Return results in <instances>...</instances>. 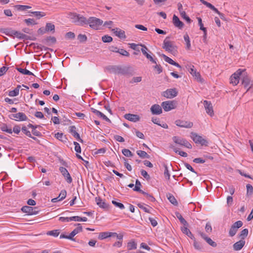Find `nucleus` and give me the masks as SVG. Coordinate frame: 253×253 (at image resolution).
<instances>
[{"instance_id": "nucleus-1", "label": "nucleus", "mask_w": 253, "mask_h": 253, "mask_svg": "<svg viewBox=\"0 0 253 253\" xmlns=\"http://www.w3.org/2000/svg\"><path fill=\"white\" fill-rule=\"evenodd\" d=\"M72 22L77 25L88 24L91 28L96 30L103 23L102 20L96 17H89L87 19L85 17H72Z\"/></svg>"}, {"instance_id": "nucleus-2", "label": "nucleus", "mask_w": 253, "mask_h": 253, "mask_svg": "<svg viewBox=\"0 0 253 253\" xmlns=\"http://www.w3.org/2000/svg\"><path fill=\"white\" fill-rule=\"evenodd\" d=\"M111 70L116 74L132 76L134 73L133 69L130 67L122 68L119 66H114L111 67Z\"/></svg>"}, {"instance_id": "nucleus-3", "label": "nucleus", "mask_w": 253, "mask_h": 253, "mask_svg": "<svg viewBox=\"0 0 253 253\" xmlns=\"http://www.w3.org/2000/svg\"><path fill=\"white\" fill-rule=\"evenodd\" d=\"M168 39V38L167 37L164 41L163 47L166 51L173 54L176 51V46L173 44L171 42L169 41Z\"/></svg>"}, {"instance_id": "nucleus-4", "label": "nucleus", "mask_w": 253, "mask_h": 253, "mask_svg": "<svg viewBox=\"0 0 253 253\" xmlns=\"http://www.w3.org/2000/svg\"><path fill=\"white\" fill-rule=\"evenodd\" d=\"M172 140L175 143L180 146H183L187 148L191 149L192 147L190 143H189L186 139L181 137L175 136L172 137Z\"/></svg>"}, {"instance_id": "nucleus-5", "label": "nucleus", "mask_w": 253, "mask_h": 253, "mask_svg": "<svg viewBox=\"0 0 253 253\" xmlns=\"http://www.w3.org/2000/svg\"><path fill=\"white\" fill-rule=\"evenodd\" d=\"M245 70L238 69L235 73H234L230 77V83L234 85H237L239 82V77L241 76L243 73H244Z\"/></svg>"}, {"instance_id": "nucleus-6", "label": "nucleus", "mask_w": 253, "mask_h": 253, "mask_svg": "<svg viewBox=\"0 0 253 253\" xmlns=\"http://www.w3.org/2000/svg\"><path fill=\"white\" fill-rule=\"evenodd\" d=\"M191 137L196 143L200 144L201 145H208V142L207 140L196 133L192 132L191 133Z\"/></svg>"}, {"instance_id": "nucleus-7", "label": "nucleus", "mask_w": 253, "mask_h": 253, "mask_svg": "<svg viewBox=\"0 0 253 253\" xmlns=\"http://www.w3.org/2000/svg\"><path fill=\"white\" fill-rule=\"evenodd\" d=\"M165 111H169L176 107V102L174 101H167L163 102L161 104Z\"/></svg>"}, {"instance_id": "nucleus-8", "label": "nucleus", "mask_w": 253, "mask_h": 253, "mask_svg": "<svg viewBox=\"0 0 253 253\" xmlns=\"http://www.w3.org/2000/svg\"><path fill=\"white\" fill-rule=\"evenodd\" d=\"M243 225V222L240 221H237L235 222L231 227L229 235L230 237H233L237 233L238 229Z\"/></svg>"}, {"instance_id": "nucleus-9", "label": "nucleus", "mask_w": 253, "mask_h": 253, "mask_svg": "<svg viewBox=\"0 0 253 253\" xmlns=\"http://www.w3.org/2000/svg\"><path fill=\"white\" fill-rule=\"evenodd\" d=\"M11 119H15L17 121H23L27 120V117L23 113L19 112L17 114H11L9 116Z\"/></svg>"}, {"instance_id": "nucleus-10", "label": "nucleus", "mask_w": 253, "mask_h": 253, "mask_svg": "<svg viewBox=\"0 0 253 253\" xmlns=\"http://www.w3.org/2000/svg\"><path fill=\"white\" fill-rule=\"evenodd\" d=\"M177 92L175 88L169 89L163 92V96L168 98H172L176 96Z\"/></svg>"}, {"instance_id": "nucleus-11", "label": "nucleus", "mask_w": 253, "mask_h": 253, "mask_svg": "<svg viewBox=\"0 0 253 253\" xmlns=\"http://www.w3.org/2000/svg\"><path fill=\"white\" fill-rule=\"evenodd\" d=\"M37 209V207L33 208L31 207L25 206L22 208L21 211L27 213L28 215L37 214L38 211H36Z\"/></svg>"}, {"instance_id": "nucleus-12", "label": "nucleus", "mask_w": 253, "mask_h": 253, "mask_svg": "<svg viewBox=\"0 0 253 253\" xmlns=\"http://www.w3.org/2000/svg\"><path fill=\"white\" fill-rule=\"evenodd\" d=\"M141 46H142V48L141 49V51H142L143 54L146 56V57L149 59L150 61L156 64V61L155 59H153L152 56L150 55L148 52L147 51H148V48L144 45L140 44Z\"/></svg>"}, {"instance_id": "nucleus-13", "label": "nucleus", "mask_w": 253, "mask_h": 253, "mask_svg": "<svg viewBox=\"0 0 253 253\" xmlns=\"http://www.w3.org/2000/svg\"><path fill=\"white\" fill-rule=\"evenodd\" d=\"M175 124L177 126L181 127L191 128L193 126V123L191 122L179 120H176Z\"/></svg>"}, {"instance_id": "nucleus-14", "label": "nucleus", "mask_w": 253, "mask_h": 253, "mask_svg": "<svg viewBox=\"0 0 253 253\" xmlns=\"http://www.w3.org/2000/svg\"><path fill=\"white\" fill-rule=\"evenodd\" d=\"M204 105L207 113L211 116H213L214 113L211 103L210 102L205 100L204 101Z\"/></svg>"}, {"instance_id": "nucleus-15", "label": "nucleus", "mask_w": 253, "mask_h": 253, "mask_svg": "<svg viewBox=\"0 0 253 253\" xmlns=\"http://www.w3.org/2000/svg\"><path fill=\"white\" fill-rule=\"evenodd\" d=\"M151 112L153 115H160L162 113V109L158 104L152 105L150 108Z\"/></svg>"}, {"instance_id": "nucleus-16", "label": "nucleus", "mask_w": 253, "mask_h": 253, "mask_svg": "<svg viewBox=\"0 0 253 253\" xmlns=\"http://www.w3.org/2000/svg\"><path fill=\"white\" fill-rule=\"evenodd\" d=\"M95 202L100 208L104 210H107L109 208V205L103 201L100 197H96Z\"/></svg>"}, {"instance_id": "nucleus-17", "label": "nucleus", "mask_w": 253, "mask_h": 253, "mask_svg": "<svg viewBox=\"0 0 253 253\" xmlns=\"http://www.w3.org/2000/svg\"><path fill=\"white\" fill-rule=\"evenodd\" d=\"M124 117L125 119L133 122H136L140 120V117L137 115L126 114Z\"/></svg>"}, {"instance_id": "nucleus-18", "label": "nucleus", "mask_w": 253, "mask_h": 253, "mask_svg": "<svg viewBox=\"0 0 253 253\" xmlns=\"http://www.w3.org/2000/svg\"><path fill=\"white\" fill-rule=\"evenodd\" d=\"M201 2H202L203 4L207 6L208 7L210 8L211 9L214 11L217 14L219 15L222 16V14L218 10L217 8H216L213 5H212L211 3L206 1L205 0H200Z\"/></svg>"}, {"instance_id": "nucleus-19", "label": "nucleus", "mask_w": 253, "mask_h": 253, "mask_svg": "<svg viewBox=\"0 0 253 253\" xmlns=\"http://www.w3.org/2000/svg\"><path fill=\"white\" fill-rule=\"evenodd\" d=\"M69 131L72 135L79 141L82 142L83 141L80 138L79 134L76 131V127L74 126H72L69 127Z\"/></svg>"}, {"instance_id": "nucleus-20", "label": "nucleus", "mask_w": 253, "mask_h": 253, "mask_svg": "<svg viewBox=\"0 0 253 253\" xmlns=\"http://www.w3.org/2000/svg\"><path fill=\"white\" fill-rule=\"evenodd\" d=\"M245 244V241L243 240H241L238 242H237L234 244L233 246V249L235 251H239L244 246Z\"/></svg>"}, {"instance_id": "nucleus-21", "label": "nucleus", "mask_w": 253, "mask_h": 253, "mask_svg": "<svg viewBox=\"0 0 253 253\" xmlns=\"http://www.w3.org/2000/svg\"><path fill=\"white\" fill-rule=\"evenodd\" d=\"M91 111L94 113L96 115H97V116L100 117V118H103L104 120H105V121H107V122H111V121L104 114H103L102 112H100L98 110H97L96 109H95L94 108H91Z\"/></svg>"}, {"instance_id": "nucleus-22", "label": "nucleus", "mask_w": 253, "mask_h": 253, "mask_svg": "<svg viewBox=\"0 0 253 253\" xmlns=\"http://www.w3.org/2000/svg\"><path fill=\"white\" fill-rule=\"evenodd\" d=\"M112 31L114 32L115 35L121 39L126 38L125 32L118 28L113 29Z\"/></svg>"}, {"instance_id": "nucleus-23", "label": "nucleus", "mask_w": 253, "mask_h": 253, "mask_svg": "<svg viewBox=\"0 0 253 253\" xmlns=\"http://www.w3.org/2000/svg\"><path fill=\"white\" fill-rule=\"evenodd\" d=\"M56 42V38L54 37L48 36L46 37L42 41V42L47 45H50V43H55Z\"/></svg>"}, {"instance_id": "nucleus-24", "label": "nucleus", "mask_w": 253, "mask_h": 253, "mask_svg": "<svg viewBox=\"0 0 253 253\" xmlns=\"http://www.w3.org/2000/svg\"><path fill=\"white\" fill-rule=\"evenodd\" d=\"M60 171L63 176H64L65 175H68V178L67 179V182L68 183H71L72 181V177H71L70 174H69V172L67 170V169L64 167H60Z\"/></svg>"}, {"instance_id": "nucleus-25", "label": "nucleus", "mask_w": 253, "mask_h": 253, "mask_svg": "<svg viewBox=\"0 0 253 253\" xmlns=\"http://www.w3.org/2000/svg\"><path fill=\"white\" fill-rule=\"evenodd\" d=\"M243 79L242 84L245 87H248L251 84V81L250 79L243 73L242 74Z\"/></svg>"}, {"instance_id": "nucleus-26", "label": "nucleus", "mask_w": 253, "mask_h": 253, "mask_svg": "<svg viewBox=\"0 0 253 253\" xmlns=\"http://www.w3.org/2000/svg\"><path fill=\"white\" fill-rule=\"evenodd\" d=\"M173 23L175 27L179 29H182L184 26V24L180 21L178 17H173Z\"/></svg>"}, {"instance_id": "nucleus-27", "label": "nucleus", "mask_w": 253, "mask_h": 253, "mask_svg": "<svg viewBox=\"0 0 253 253\" xmlns=\"http://www.w3.org/2000/svg\"><path fill=\"white\" fill-rule=\"evenodd\" d=\"M162 56L163 57L165 61L167 62L169 64L174 65L177 67L181 68V66L177 63L174 62L173 60H172L168 56H166L165 54H163Z\"/></svg>"}, {"instance_id": "nucleus-28", "label": "nucleus", "mask_w": 253, "mask_h": 253, "mask_svg": "<svg viewBox=\"0 0 253 253\" xmlns=\"http://www.w3.org/2000/svg\"><path fill=\"white\" fill-rule=\"evenodd\" d=\"M78 227L75 228L70 234V236L71 237V238H74L73 237L78 233L81 232L83 230L82 226H81V224H77Z\"/></svg>"}, {"instance_id": "nucleus-29", "label": "nucleus", "mask_w": 253, "mask_h": 253, "mask_svg": "<svg viewBox=\"0 0 253 253\" xmlns=\"http://www.w3.org/2000/svg\"><path fill=\"white\" fill-rule=\"evenodd\" d=\"M21 88L20 85H18L17 87L13 90L9 91L8 95L11 97L16 96L19 94V90Z\"/></svg>"}, {"instance_id": "nucleus-30", "label": "nucleus", "mask_w": 253, "mask_h": 253, "mask_svg": "<svg viewBox=\"0 0 253 253\" xmlns=\"http://www.w3.org/2000/svg\"><path fill=\"white\" fill-rule=\"evenodd\" d=\"M181 231L184 234L187 235L191 239H194V237L191 231L188 229L187 226L181 227Z\"/></svg>"}, {"instance_id": "nucleus-31", "label": "nucleus", "mask_w": 253, "mask_h": 253, "mask_svg": "<svg viewBox=\"0 0 253 253\" xmlns=\"http://www.w3.org/2000/svg\"><path fill=\"white\" fill-rule=\"evenodd\" d=\"M175 214L176 217L180 220V222L183 224L184 226H188V224L187 222L185 220V219L182 217L179 212H176Z\"/></svg>"}, {"instance_id": "nucleus-32", "label": "nucleus", "mask_w": 253, "mask_h": 253, "mask_svg": "<svg viewBox=\"0 0 253 253\" xmlns=\"http://www.w3.org/2000/svg\"><path fill=\"white\" fill-rule=\"evenodd\" d=\"M14 36H16L17 38L23 40V39H26V40H29L30 39V37L24 34H22L18 31H16L14 32Z\"/></svg>"}, {"instance_id": "nucleus-33", "label": "nucleus", "mask_w": 253, "mask_h": 253, "mask_svg": "<svg viewBox=\"0 0 253 253\" xmlns=\"http://www.w3.org/2000/svg\"><path fill=\"white\" fill-rule=\"evenodd\" d=\"M169 147L171 148L175 153H178V154L182 157H187V154L183 151H179L177 148L173 145H170Z\"/></svg>"}, {"instance_id": "nucleus-34", "label": "nucleus", "mask_w": 253, "mask_h": 253, "mask_svg": "<svg viewBox=\"0 0 253 253\" xmlns=\"http://www.w3.org/2000/svg\"><path fill=\"white\" fill-rule=\"evenodd\" d=\"M14 8L19 11H25L31 8V7L29 5H16L14 6Z\"/></svg>"}, {"instance_id": "nucleus-35", "label": "nucleus", "mask_w": 253, "mask_h": 253, "mask_svg": "<svg viewBox=\"0 0 253 253\" xmlns=\"http://www.w3.org/2000/svg\"><path fill=\"white\" fill-rule=\"evenodd\" d=\"M24 22L28 26L35 25L37 24L36 21L33 18L26 19L24 20Z\"/></svg>"}, {"instance_id": "nucleus-36", "label": "nucleus", "mask_w": 253, "mask_h": 253, "mask_svg": "<svg viewBox=\"0 0 253 253\" xmlns=\"http://www.w3.org/2000/svg\"><path fill=\"white\" fill-rule=\"evenodd\" d=\"M45 29L47 32L50 31L54 33L55 30V26L53 24L51 23H47L46 24Z\"/></svg>"}, {"instance_id": "nucleus-37", "label": "nucleus", "mask_w": 253, "mask_h": 253, "mask_svg": "<svg viewBox=\"0 0 253 253\" xmlns=\"http://www.w3.org/2000/svg\"><path fill=\"white\" fill-rule=\"evenodd\" d=\"M55 137L57 139L62 142L66 141V138L65 137V136L63 135V134L62 133L57 132V133L55 134Z\"/></svg>"}, {"instance_id": "nucleus-38", "label": "nucleus", "mask_w": 253, "mask_h": 253, "mask_svg": "<svg viewBox=\"0 0 253 253\" xmlns=\"http://www.w3.org/2000/svg\"><path fill=\"white\" fill-rule=\"evenodd\" d=\"M108 237H110V232H103L100 233L98 236V239H99L100 240H103Z\"/></svg>"}, {"instance_id": "nucleus-39", "label": "nucleus", "mask_w": 253, "mask_h": 253, "mask_svg": "<svg viewBox=\"0 0 253 253\" xmlns=\"http://www.w3.org/2000/svg\"><path fill=\"white\" fill-rule=\"evenodd\" d=\"M17 70L22 74L27 75H33V73H32L31 72L29 71V70H28L26 69L17 68Z\"/></svg>"}, {"instance_id": "nucleus-40", "label": "nucleus", "mask_w": 253, "mask_h": 253, "mask_svg": "<svg viewBox=\"0 0 253 253\" xmlns=\"http://www.w3.org/2000/svg\"><path fill=\"white\" fill-rule=\"evenodd\" d=\"M248 229H244L240 232L239 234V237L242 239L243 240L248 236Z\"/></svg>"}, {"instance_id": "nucleus-41", "label": "nucleus", "mask_w": 253, "mask_h": 253, "mask_svg": "<svg viewBox=\"0 0 253 253\" xmlns=\"http://www.w3.org/2000/svg\"><path fill=\"white\" fill-rule=\"evenodd\" d=\"M136 153H137V155H139V157L142 158H150V156L149 155H148L147 153L144 151L139 150V151H137Z\"/></svg>"}, {"instance_id": "nucleus-42", "label": "nucleus", "mask_w": 253, "mask_h": 253, "mask_svg": "<svg viewBox=\"0 0 253 253\" xmlns=\"http://www.w3.org/2000/svg\"><path fill=\"white\" fill-rule=\"evenodd\" d=\"M78 40L80 41V42L83 43L87 41V37L85 35L80 34L77 37Z\"/></svg>"}, {"instance_id": "nucleus-43", "label": "nucleus", "mask_w": 253, "mask_h": 253, "mask_svg": "<svg viewBox=\"0 0 253 253\" xmlns=\"http://www.w3.org/2000/svg\"><path fill=\"white\" fill-rule=\"evenodd\" d=\"M247 187V195L251 196L253 194V187L250 184L246 185Z\"/></svg>"}, {"instance_id": "nucleus-44", "label": "nucleus", "mask_w": 253, "mask_h": 253, "mask_svg": "<svg viewBox=\"0 0 253 253\" xmlns=\"http://www.w3.org/2000/svg\"><path fill=\"white\" fill-rule=\"evenodd\" d=\"M60 233L59 230H54L52 231H49L47 233V235L52 236L54 237H57Z\"/></svg>"}, {"instance_id": "nucleus-45", "label": "nucleus", "mask_w": 253, "mask_h": 253, "mask_svg": "<svg viewBox=\"0 0 253 253\" xmlns=\"http://www.w3.org/2000/svg\"><path fill=\"white\" fill-rule=\"evenodd\" d=\"M184 39L186 42V46L188 49H189L191 47L190 38L188 34H186L184 36Z\"/></svg>"}, {"instance_id": "nucleus-46", "label": "nucleus", "mask_w": 253, "mask_h": 253, "mask_svg": "<svg viewBox=\"0 0 253 253\" xmlns=\"http://www.w3.org/2000/svg\"><path fill=\"white\" fill-rule=\"evenodd\" d=\"M163 166L165 168V171H164V175L165 177L167 178L168 180L170 178V174L169 173L168 166L166 164H164Z\"/></svg>"}, {"instance_id": "nucleus-47", "label": "nucleus", "mask_w": 253, "mask_h": 253, "mask_svg": "<svg viewBox=\"0 0 253 253\" xmlns=\"http://www.w3.org/2000/svg\"><path fill=\"white\" fill-rule=\"evenodd\" d=\"M168 199L172 204L175 206H177L178 205L177 201L173 195H169L168 197Z\"/></svg>"}, {"instance_id": "nucleus-48", "label": "nucleus", "mask_w": 253, "mask_h": 253, "mask_svg": "<svg viewBox=\"0 0 253 253\" xmlns=\"http://www.w3.org/2000/svg\"><path fill=\"white\" fill-rule=\"evenodd\" d=\"M136 244L134 241H131L127 244V248L129 250H131L133 249H135L136 248Z\"/></svg>"}, {"instance_id": "nucleus-49", "label": "nucleus", "mask_w": 253, "mask_h": 253, "mask_svg": "<svg viewBox=\"0 0 253 253\" xmlns=\"http://www.w3.org/2000/svg\"><path fill=\"white\" fill-rule=\"evenodd\" d=\"M122 153L126 157H132L133 154L132 152L127 149H124L122 150Z\"/></svg>"}, {"instance_id": "nucleus-50", "label": "nucleus", "mask_w": 253, "mask_h": 253, "mask_svg": "<svg viewBox=\"0 0 253 253\" xmlns=\"http://www.w3.org/2000/svg\"><path fill=\"white\" fill-rule=\"evenodd\" d=\"M177 7H178V9L179 11L180 15L181 16H186L185 11L183 10V7H182V4H181L180 3H178L177 4Z\"/></svg>"}, {"instance_id": "nucleus-51", "label": "nucleus", "mask_w": 253, "mask_h": 253, "mask_svg": "<svg viewBox=\"0 0 253 253\" xmlns=\"http://www.w3.org/2000/svg\"><path fill=\"white\" fill-rule=\"evenodd\" d=\"M110 237H116L119 240H122L123 237L122 234H118L115 232H110Z\"/></svg>"}, {"instance_id": "nucleus-52", "label": "nucleus", "mask_w": 253, "mask_h": 253, "mask_svg": "<svg viewBox=\"0 0 253 253\" xmlns=\"http://www.w3.org/2000/svg\"><path fill=\"white\" fill-rule=\"evenodd\" d=\"M67 192L65 190H62L60 194L58 196V198H59V201H61L65 198L66 196Z\"/></svg>"}, {"instance_id": "nucleus-53", "label": "nucleus", "mask_w": 253, "mask_h": 253, "mask_svg": "<svg viewBox=\"0 0 253 253\" xmlns=\"http://www.w3.org/2000/svg\"><path fill=\"white\" fill-rule=\"evenodd\" d=\"M29 13L35 15V16H45L46 13L43 11H29Z\"/></svg>"}, {"instance_id": "nucleus-54", "label": "nucleus", "mask_w": 253, "mask_h": 253, "mask_svg": "<svg viewBox=\"0 0 253 253\" xmlns=\"http://www.w3.org/2000/svg\"><path fill=\"white\" fill-rule=\"evenodd\" d=\"M102 40L104 42H110L112 41L113 39L109 36H104L102 38Z\"/></svg>"}, {"instance_id": "nucleus-55", "label": "nucleus", "mask_w": 253, "mask_h": 253, "mask_svg": "<svg viewBox=\"0 0 253 253\" xmlns=\"http://www.w3.org/2000/svg\"><path fill=\"white\" fill-rule=\"evenodd\" d=\"M65 38L68 39H74L75 38V35L73 32H69L66 34Z\"/></svg>"}, {"instance_id": "nucleus-56", "label": "nucleus", "mask_w": 253, "mask_h": 253, "mask_svg": "<svg viewBox=\"0 0 253 253\" xmlns=\"http://www.w3.org/2000/svg\"><path fill=\"white\" fill-rule=\"evenodd\" d=\"M141 186L140 182L138 180H136L135 182V186L133 188V190L135 191H140V187Z\"/></svg>"}, {"instance_id": "nucleus-57", "label": "nucleus", "mask_w": 253, "mask_h": 253, "mask_svg": "<svg viewBox=\"0 0 253 253\" xmlns=\"http://www.w3.org/2000/svg\"><path fill=\"white\" fill-rule=\"evenodd\" d=\"M210 245L213 247H215L217 246V244L215 242L213 241L210 238L208 237L205 240Z\"/></svg>"}, {"instance_id": "nucleus-58", "label": "nucleus", "mask_w": 253, "mask_h": 253, "mask_svg": "<svg viewBox=\"0 0 253 253\" xmlns=\"http://www.w3.org/2000/svg\"><path fill=\"white\" fill-rule=\"evenodd\" d=\"M154 68L155 70H156L157 73L158 74L162 72V67L160 65H158L156 64V65L154 66Z\"/></svg>"}, {"instance_id": "nucleus-59", "label": "nucleus", "mask_w": 253, "mask_h": 253, "mask_svg": "<svg viewBox=\"0 0 253 253\" xmlns=\"http://www.w3.org/2000/svg\"><path fill=\"white\" fill-rule=\"evenodd\" d=\"M112 204H114L115 206L119 208L120 209H124L125 208V207L123 204L117 202L115 201H112Z\"/></svg>"}, {"instance_id": "nucleus-60", "label": "nucleus", "mask_w": 253, "mask_h": 253, "mask_svg": "<svg viewBox=\"0 0 253 253\" xmlns=\"http://www.w3.org/2000/svg\"><path fill=\"white\" fill-rule=\"evenodd\" d=\"M74 144L75 145V150L77 153H81V149L80 144L77 142H74Z\"/></svg>"}, {"instance_id": "nucleus-61", "label": "nucleus", "mask_w": 253, "mask_h": 253, "mask_svg": "<svg viewBox=\"0 0 253 253\" xmlns=\"http://www.w3.org/2000/svg\"><path fill=\"white\" fill-rule=\"evenodd\" d=\"M141 175L146 179L148 180L150 178L149 175L148 174L146 171L145 170L142 169L141 170Z\"/></svg>"}, {"instance_id": "nucleus-62", "label": "nucleus", "mask_w": 253, "mask_h": 253, "mask_svg": "<svg viewBox=\"0 0 253 253\" xmlns=\"http://www.w3.org/2000/svg\"><path fill=\"white\" fill-rule=\"evenodd\" d=\"M198 20L200 30L202 31H205V30H206V28L204 27V25L202 23V19L200 17H198Z\"/></svg>"}, {"instance_id": "nucleus-63", "label": "nucleus", "mask_w": 253, "mask_h": 253, "mask_svg": "<svg viewBox=\"0 0 253 253\" xmlns=\"http://www.w3.org/2000/svg\"><path fill=\"white\" fill-rule=\"evenodd\" d=\"M120 54H121L122 55L126 56H129V53L126 51V50L124 49H119V52Z\"/></svg>"}, {"instance_id": "nucleus-64", "label": "nucleus", "mask_w": 253, "mask_h": 253, "mask_svg": "<svg viewBox=\"0 0 253 253\" xmlns=\"http://www.w3.org/2000/svg\"><path fill=\"white\" fill-rule=\"evenodd\" d=\"M114 138L116 141L119 142H123L125 141L124 138L119 135H114Z\"/></svg>"}]
</instances>
